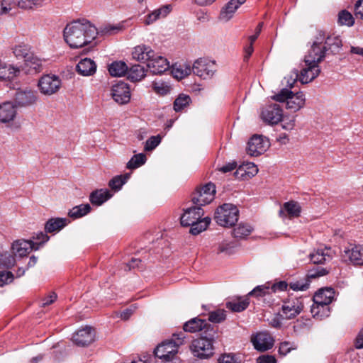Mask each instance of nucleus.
Instances as JSON below:
<instances>
[{
    "label": "nucleus",
    "mask_w": 363,
    "mask_h": 363,
    "mask_svg": "<svg viewBox=\"0 0 363 363\" xmlns=\"http://www.w3.org/2000/svg\"><path fill=\"white\" fill-rule=\"evenodd\" d=\"M97 28L89 21L82 19L68 23L63 30L65 41L71 48H79L90 44L96 37Z\"/></svg>",
    "instance_id": "nucleus-1"
},
{
    "label": "nucleus",
    "mask_w": 363,
    "mask_h": 363,
    "mask_svg": "<svg viewBox=\"0 0 363 363\" xmlns=\"http://www.w3.org/2000/svg\"><path fill=\"white\" fill-rule=\"evenodd\" d=\"M324 39L325 32L319 31L317 41L313 43L311 49L308 50V55L305 56L304 62L306 67L301 69L299 75V81L302 84L311 82L316 78L320 72L318 63L323 60L326 54L324 47L321 45Z\"/></svg>",
    "instance_id": "nucleus-2"
},
{
    "label": "nucleus",
    "mask_w": 363,
    "mask_h": 363,
    "mask_svg": "<svg viewBox=\"0 0 363 363\" xmlns=\"http://www.w3.org/2000/svg\"><path fill=\"white\" fill-rule=\"evenodd\" d=\"M132 55L137 61L147 62V67L153 74H162L169 68L168 60L156 54L148 45H140L135 47Z\"/></svg>",
    "instance_id": "nucleus-3"
},
{
    "label": "nucleus",
    "mask_w": 363,
    "mask_h": 363,
    "mask_svg": "<svg viewBox=\"0 0 363 363\" xmlns=\"http://www.w3.org/2000/svg\"><path fill=\"white\" fill-rule=\"evenodd\" d=\"M204 211L201 207L196 206L187 208L184 211L180 218V223L182 226H190V233L196 235L205 230L211 223V218L208 216L202 218Z\"/></svg>",
    "instance_id": "nucleus-4"
},
{
    "label": "nucleus",
    "mask_w": 363,
    "mask_h": 363,
    "mask_svg": "<svg viewBox=\"0 0 363 363\" xmlns=\"http://www.w3.org/2000/svg\"><path fill=\"white\" fill-rule=\"evenodd\" d=\"M185 337V333L182 331L173 334L171 340L162 342L155 349V357L162 359L163 362L174 357L178 352V347L184 344Z\"/></svg>",
    "instance_id": "nucleus-5"
},
{
    "label": "nucleus",
    "mask_w": 363,
    "mask_h": 363,
    "mask_svg": "<svg viewBox=\"0 0 363 363\" xmlns=\"http://www.w3.org/2000/svg\"><path fill=\"white\" fill-rule=\"evenodd\" d=\"M304 298L295 296L292 294L283 300L282 306L278 315L286 320L295 318L304 308Z\"/></svg>",
    "instance_id": "nucleus-6"
},
{
    "label": "nucleus",
    "mask_w": 363,
    "mask_h": 363,
    "mask_svg": "<svg viewBox=\"0 0 363 363\" xmlns=\"http://www.w3.org/2000/svg\"><path fill=\"white\" fill-rule=\"evenodd\" d=\"M239 210L235 205L224 203L219 206L214 214L215 221L220 226L232 227L238 220Z\"/></svg>",
    "instance_id": "nucleus-7"
},
{
    "label": "nucleus",
    "mask_w": 363,
    "mask_h": 363,
    "mask_svg": "<svg viewBox=\"0 0 363 363\" xmlns=\"http://www.w3.org/2000/svg\"><path fill=\"white\" fill-rule=\"evenodd\" d=\"M216 186L212 182H208L203 186L198 187L191 194L192 203L201 207L210 203L215 198Z\"/></svg>",
    "instance_id": "nucleus-8"
},
{
    "label": "nucleus",
    "mask_w": 363,
    "mask_h": 363,
    "mask_svg": "<svg viewBox=\"0 0 363 363\" xmlns=\"http://www.w3.org/2000/svg\"><path fill=\"white\" fill-rule=\"evenodd\" d=\"M62 86V81L59 77L55 74H44L38 83L40 93L45 96H51L56 94Z\"/></svg>",
    "instance_id": "nucleus-9"
},
{
    "label": "nucleus",
    "mask_w": 363,
    "mask_h": 363,
    "mask_svg": "<svg viewBox=\"0 0 363 363\" xmlns=\"http://www.w3.org/2000/svg\"><path fill=\"white\" fill-rule=\"evenodd\" d=\"M216 71V65L215 62L206 58L198 59L192 66L194 74L203 79L213 77Z\"/></svg>",
    "instance_id": "nucleus-10"
},
{
    "label": "nucleus",
    "mask_w": 363,
    "mask_h": 363,
    "mask_svg": "<svg viewBox=\"0 0 363 363\" xmlns=\"http://www.w3.org/2000/svg\"><path fill=\"white\" fill-rule=\"evenodd\" d=\"M190 347L194 356L199 359H208L214 354L213 345L199 337L192 341Z\"/></svg>",
    "instance_id": "nucleus-11"
},
{
    "label": "nucleus",
    "mask_w": 363,
    "mask_h": 363,
    "mask_svg": "<svg viewBox=\"0 0 363 363\" xmlns=\"http://www.w3.org/2000/svg\"><path fill=\"white\" fill-rule=\"evenodd\" d=\"M283 110L279 104H272L262 108L261 118L269 124H277L283 119Z\"/></svg>",
    "instance_id": "nucleus-12"
},
{
    "label": "nucleus",
    "mask_w": 363,
    "mask_h": 363,
    "mask_svg": "<svg viewBox=\"0 0 363 363\" xmlns=\"http://www.w3.org/2000/svg\"><path fill=\"white\" fill-rule=\"evenodd\" d=\"M113 99L118 104H126L130 100V90L128 84L123 81H119L113 84L111 89Z\"/></svg>",
    "instance_id": "nucleus-13"
},
{
    "label": "nucleus",
    "mask_w": 363,
    "mask_h": 363,
    "mask_svg": "<svg viewBox=\"0 0 363 363\" xmlns=\"http://www.w3.org/2000/svg\"><path fill=\"white\" fill-rule=\"evenodd\" d=\"M94 329L86 325L76 331L73 334L72 340L79 347H86L94 341Z\"/></svg>",
    "instance_id": "nucleus-14"
},
{
    "label": "nucleus",
    "mask_w": 363,
    "mask_h": 363,
    "mask_svg": "<svg viewBox=\"0 0 363 363\" xmlns=\"http://www.w3.org/2000/svg\"><path fill=\"white\" fill-rule=\"evenodd\" d=\"M251 342L255 349L259 352H264L272 348L274 339L267 332H259L251 337Z\"/></svg>",
    "instance_id": "nucleus-15"
},
{
    "label": "nucleus",
    "mask_w": 363,
    "mask_h": 363,
    "mask_svg": "<svg viewBox=\"0 0 363 363\" xmlns=\"http://www.w3.org/2000/svg\"><path fill=\"white\" fill-rule=\"evenodd\" d=\"M362 247L359 245L350 243L343 251V258H347L354 265L363 266Z\"/></svg>",
    "instance_id": "nucleus-16"
},
{
    "label": "nucleus",
    "mask_w": 363,
    "mask_h": 363,
    "mask_svg": "<svg viewBox=\"0 0 363 363\" xmlns=\"http://www.w3.org/2000/svg\"><path fill=\"white\" fill-rule=\"evenodd\" d=\"M335 294V290L331 287L320 289L315 294L313 302L327 308V305H330L333 301Z\"/></svg>",
    "instance_id": "nucleus-17"
},
{
    "label": "nucleus",
    "mask_w": 363,
    "mask_h": 363,
    "mask_svg": "<svg viewBox=\"0 0 363 363\" xmlns=\"http://www.w3.org/2000/svg\"><path fill=\"white\" fill-rule=\"evenodd\" d=\"M272 291L270 287V283L267 282L263 285H259L252 290L248 296H255L258 300L267 301V304L270 306L273 300L272 299Z\"/></svg>",
    "instance_id": "nucleus-18"
},
{
    "label": "nucleus",
    "mask_w": 363,
    "mask_h": 363,
    "mask_svg": "<svg viewBox=\"0 0 363 363\" xmlns=\"http://www.w3.org/2000/svg\"><path fill=\"white\" fill-rule=\"evenodd\" d=\"M247 153L253 157L262 155L265 150L264 142L260 135H253L247 143Z\"/></svg>",
    "instance_id": "nucleus-19"
},
{
    "label": "nucleus",
    "mask_w": 363,
    "mask_h": 363,
    "mask_svg": "<svg viewBox=\"0 0 363 363\" xmlns=\"http://www.w3.org/2000/svg\"><path fill=\"white\" fill-rule=\"evenodd\" d=\"M38 99L37 94L31 90H18L14 96L15 103L19 106L33 104Z\"/></svg>",
    "instance_id": "nucleus-20"
},
{
    "label": "nucleus",
    "mask_w": 363,
    "mask_h": 363,
    "mask_svg": "<svg viewBox=\"0 0 363 363\" xmlns=\"http://www.w3.org/2000/svg\"><path fill=\"white\" fill-rule=\"evenodd\" d=\"M34 245L31 240H18L13 242L11 248L16 256L23 257L34 250Z\"/></svg>",
    "instance_id": "nucleus-21"
},
{
    "label": "nucleus",
    "mask_w": 363,
    "mask_h": 363,
    "mask_svg": "<svg viewBox=\"0 0 363 363\" xmlns=\"http://www.w3.org/2000/svg\"><path fill=\"white\" fill-rule=\"evenodd\" d=\"M246 0H230L221 9L219 18L221 21H228L231 19L237 9L243 4Z\"/></svg>",
    "instance_id": "nucleus-22"
},
{
    "label": "nucleus",
    "mask_w": 363,
    "mask_h": 363,
    "mask_svg": "<svg viewBox=\"0 0 363 363\" xmlns=\"http://www.w3.org/2000/svg\"><path fill=\"white\" fill-rule=\"evenodd\" d=\"M325 44L323 45L326 52H329L332 55H336L340 52L342 47V42L339 35L334 34L325 37Z\"/></svg>",
    "instance_id": "nucleus-23"
},
{
    "label": "nucleus",
    "mask_w": 363,
    "mask_h": 363,
    "mask_svg": "<svg viewBox=\"0 0 363 363\" xmlns=\"http://www.w3.org/2000/svg\"><path fill=\"white\" fill-rule=\"evenodd\" d=\"M16 115V108L15 105L10 101H6L0 104V122L8 123L14 119Z\"/></svg>",
    "instance_id": "nucleus-24"
},
{
    "label": "nucleus",
    "mask_w": 363,
    "mask_h": 363,
    "mask_svg": "<svg viewBox=\"0 0 363 363\" xmlns=\"http://www.w3.org/2000/svg\"><path fill=\"white\" fill-rule=\"evenodd\" d=\"M113 196V194L107 189H100L92 191L89 195V201L94 206H101Z\"/></svg>",
    "instance_id": "nucleus-25"
},
{
    "label": "nucleus",
    "mask_w": 363,
    "mask_h": 363,
    "mask_svg": "<svg viewBox=\"0 0 363 363\" xmlns=\"http://www.w3.org/2000/svg\"><path fill=\"white\" fill-rule=\"evenodd\" d=\"M69 220L66 218H51L45 224L47 233L58 232L68 225Z\"/></svg>",
    "instance_id": "nucleus-26"
},
{
    "label": "nucleus",
    "mask_w": 363,
    "mask_h": 363,
    "mask_svg": "<svg viewBox=\"0 0 363 363\" xmlns=\"http://www.w3.org/2000/svg\"><path fill=\"white\" fill-rule=\"evenodd\" d=\"M76 69L81 75L90 76L96 72V65L94 60L89 58H84L79 62L77 65Z\"/></svg>",
    "instance_id": "nucleus-27"
},
{
    "label": "nucleus",
    "mask_w": 363,
    "mask_h": 363,
    "mask_svg": "<svg viewBox=\"0 0 363 363\" xmlns=\"http://www.w3.org/2000/svg\"><path fill=\"white\" fill-rule=\"evenodd\" d=\"M305 98L303 92L299 91L292 94L289 96L286 102V108L296 112L300 110L305 104Z\"/></svg>",
    "instance_id": "nucleus-28"
},
{
    "label": "nucleus",
    "mask_w": 363,
    "mask_h": 363,
    "mask_svg": "<svg viewBox=\"0 0 363 363\" xmlns=\"http://www.w3.org/2000/svg\"><path fill=\"white\" fill-rule=\"evenodd\" d=\"M329 251H330V248L318 249L314 252L310 254L311 262L315 264H323L330 262L333 256L329 254Z\"/></svg>",
    "instance_id": "nucleus-29"
},
{
    "label": "nucleus",
    "mask_w": 363,
    "mask_h": 363,
    "mask_svg": "<svg viewBox=\"0 0 363 363\" xmlns=\"http://www.w3.org/2000/svg\"><path fill=\"white\" fill-rule=\"evenodd\" d=\"M286 211L290 218H297L300 216L301 208L298 203L295 201H289L283 204L282 208L279 210V216H283Z\"/></svg>",
    "instance_id": "nucleus-30"
},
{
    "label": "nucleus",
    "mask_w": 363,
    "mask_h": 363,
    "mask_svg": "<svg viewBox=\"0 0 363 363\" xmlns=\"http://www.w3.org/2000/svg\"><path fill=\"white\" fill-rule=\"evenodd\" d=\"M218 337V326L211 325L208 323H205L203 329L201 330L200 339H203L210 343H214L216 339Z\"/></svg>",
    "instance_id": "nucleus-31"
},
{
    "label": "nucleus",
    "mask_w": 363,
    "mask_h": 363,
    "mask_svg": "<svg viewBox=\"0 0 363 363\" xmlns=\"http://www.w3.org/2000/svg\"><path fill=\"white\" fill-rule=\"evenodd\" d=\"M192 67L186 63H175L172 67V74L174 78L178 79H184L191 74Z\"/></svg>",
    "instance_id": "nucleus-32"
},
{
    "label": "nucleus",
    "mask_w": 363,
    "mask_h": 363,
    "mask_svg": "<svg viewBox=\"0 0 363 363\" xmlns=\"http://www.w3.org/2000/svg\"><path fill=\"white\" fill-rule=\"evenodd\" d=\"M128 79L133 82H138L146 76V69L140 65H133L130 68L128 67Z\"/></svg>",
    "instance_id": "nucleus-33"
},
{
    "label": "nucleus",
    "mask_w": 363,
    "mask_h": 363,
    "mask_svg": "<svg viewBox=\"0 0 363 363\" xmlns=\"http://www.w3.org/2000/svg\"><path fill=\"white\" fill-rule=\"evenodd\" d=\"M128 65L123 61H114L108 66L109 74L113 77H123L127 74Z\"/></svg>",
    "instance_id": "nucleus-34"
},
{
    "label": "nucleus",
    "mask_w": 363,
    "mask_h": 363,
    "mask_svg": "<svg viewBox=\"0 0 363 363\" xmlns=\"http://www.w3.org/2000/svg\"><path fill=\"white\" fill-rule=\"evenodd\" d=\"M206 323V321L205 320L199 318H191L184 323L183 326V333L189 332L193 333L201 331Z\"/></svg>",
    "instance_id": "nucleus-35"
},
{
    "label": "nucleus",
    "mask_w": 363,
    "mask_h": 363,
    "mask_svg": "<svg viewBox=\"0 0 363 363\" xmlns=\"http://www.w3.org/2000/svg\"><path fill=\"white\" fill-rule=\"evenodd\" d=\"M91 210V208L89 203L80 204L70 209L68 216L73 219H77L87 215Z\"/></svg>",
    "instance_id": "nucleus-36"
},
{
    "label": "nucleus",
    "mask_w": 363,
    "mask_h": 363,
    "mask_svg": "<svg viewBox=\"0 0 363 363\" xmlns=\"http://www.w3.org/2000/svg\"><path fill=\"white\" fill-rule=\"evenodd\" d=\"M237 247V242L235 241L223 240L218 244L217 253L230 255L235 252Z\"/></svg>",
    "instance_id": "nucleus-37"
},
{
    "label": "nucleus",
    "mask_w": 363,
    "mask_h": 363,
    "mask_svg": "<svg viewBox=\"0 0 363 363\" xmlns=\"http://www.w3.org/2000/svg\"><path fill=\"white\" fill-rule=\"evenodd\" d=\"M130 177L129 173L117 175L113 177L108 182V186L113 191H119Z\"/></svg>",
    "instance_id": "nucleus-38"
},
{
    "label": "nucleus",
    "mask_w": 363,
    "mask_h": 363,
    "mask_svg": "<svg viewBox=\"0 0 363 363\" xmlns=\"http://www.w3.org/2000/svg\"><path fill=\"white\" fill-rule=\"evenodd\" d=\"M250 304L249 299H239L238 301H228L225 304L226 308L233 312H242L245 310Z\"/></svg>",
    "instance_id": "nucleus-39"
},
{
    "label": "nucleus",
    "mask_w": 363,
    "mask_h": 363,
    "mask_svg": "<svg viewBox=\"0 0 363 363\" xmlns=\"http://www.w3.org/2000/svg\"><path fill=\"white\" fill-rule=\"evenodd\" d=\"M17 6L23 9H33L43 6L50 0H16Z\"/></svg>",
    "instance_id": "nucleus-40"
},
{
    "label": "nucleus",
    "mask_w": 363,
    "mask_h": 363,
    "mask_svg": "<svg viewBox=\"0 0 363 363\" xmlns=\"http://www.w3.org/2000/svg\"><path fill=\"white\" fill-rule=\"evenodd\" d=\"M18 59H23L24 62L29 57H32L33 52L28 45H18L15 46L13 51Z\"/></svg>",
    "instance_id": "nucleus-41"
},
{
    "label": "nucleus",
    "mask_w": 363,
    "mask_h": 363,
    "mask_svg": "<svg viewBox=\"0 0 363 363\" xmlns=\"http://www.w3.org/2000/svg\"><path fill=\"white\" fill-rule=\"evenodd\" d=\"M252 231L251 225L240 223L236 228L233 230V235L237 238H245L250 235Z\"/></svg>",
    "instance_id": "nucleus-42"
},
{
    "label": "nucleus",
    "mask_w": 363,
    "mask_h": 363,
    "mask_svg": "<svg viewBox=\"0 0 363 363\" xmlns=\"http://www.w3.org/2000/svg\"><path fill=\"white\" fill-rule=\"evenodd\" d=\"M147 160L146 155L143 153H139L133 155L126 164V168L135 169L143 165Z\"/></svg>",
    "instance_id": "nucleus-43"
},
{
    "label": "nucleus",
    "mask_w": 363,
    "mask_h": 363,
    "mask_svg": "<svg viewBox=\"0 0 363 363\" xmlns=\"http://www.w3.org/2000/svg\"><path fill=\"white\" fill-rule=\"evenodd\" d=\"M240 172H241L240 174L242 177H244V175L251 177L258 172V169L254 164L247 163L246 164L240 165L235 172V174L238 175Z\"/></svg>",
    "instance_id": "nucleus-44"
},
{
    "label": "nucleus",
    "mask_w": 363,
    "mask_h": 363,
    "mask_svg": "<svg viewBox=\"0 0 363 363\" xmlns=\"http://www.w3.org/2000/svg\"><path fill=\"white\" fill-rule=\"evenodd\" d=\"M337 23L341 26H352L354 23L353 16L347 10H342L338 13Z\"/></svg>",
    "instance_id": "nucleus-45"
},
{
    "label": "nucleus",
    "mask_w": 363,
    "mask_h": 363,
    "mask_svg": "<svg viewBox=\"0 0 363 363\" xmlns=\"http://www.w3.org/2000/svg\"><path fill=\"white\" fill-rule=\"evenodd\" d=\"M330 272V269L322 267H315L313 269H308V272L306 275V279L308 280H310V282L311 281V279H317L320 277L327 275Z\"/></svg>",
    "instance_id": "nucleus-46"
},
{
    "label": "nucleus",
    "mask_w": 363,
    "mask_h": 363,
    "mask_svg": "<svg viewBox=\"0 0 363 363\" xmlns=\"http://www.w3.org/2000/svg\"><path fill=\"white\" fill-rule=\"evenodd\" d=\"M123 29V26L121 25H111L107 24L100 27L99 30H98L97 35H111L113 34H116Z\"/></svg>",
    "instance_id": "nucleus-47"
},
{
    "label": "nucleus",
    "mask_w": 363,
    "mask_h": 363,
    "mask_svg": "<svg viewBox=\"0 0 363 363\" xmlns=\"http://www.w3.org/2000/svg\"><path fill=\"white\" fill-rule=\"evenodd\" d=\"M191 101L189 96L180 94L174 101V110L176 112H179L189 106Z\"/></svg>",
    "instance_id": "nucleus-48"
},
{
    "label": "nucleus",
    "mask_w": 363,
    "mask_h": 363,
    "mask_svg": "<svg viewBox=\"0 0 363 363\" xmlns=\"http://www.w3.org/2000/svg\"><path fill=\"white\" fill-rule=\"evenodd\" d=\"M16 262L15 257L9 252L0 254V268L10 269Z\"/></svg>",
    "instance_id": "nucleus-49"
},
{
    "label": "nucleus",
    "mask_w": 363,
    "mask_h": 363,
    "mask_svg": "<svg viewBox=\"0 0 363 363\" xmlns=\"http://www.w3.org/2000/svg\"><path fill=\"white\" fill-rule=\"evenodd\" d=\"M226 319V311L217 309L208 313V320L213 323H220Z\"/></svg>",
    "instance_id": "nucleus-50"
},
{
    "label": "nucleus",
    "mask_w": 363,
    "mask_h": 363,
    "mask_svg": "<svg viewBox=\"0 0 363 363\" xmlns=\"http://www.w3.org/2000/svg\"><path fill=\"white\" fill-rule=\"evenodd\" d=\"M309 285L310 280H308L306 276L302 279L289 283L290 289L294 291H306L309 288Z\"/></svg>",
    "instance_id": "nucleus-51"
},
{
    "label": "nucleus",
    "mask_w": 363,
    "mask_h": 363,
    "mask_svg": "<svg viewBox=\"0 0 363 363\" xmlns=\"http://www.w3.org/2000/svg\"><path fill=\"white\" fill-rule=\"evenodd\" d=\"M311 312L314 314L313 316L319 317L320 318L323 317H328L330 315V306L327 305V308L323 307V306H319L318 304H313L311 307Z\"/></svg>",
    "instance_id": "nucleus-52"
},
{
    "label": "nucleus",
    "mask_w": 363,
    "mask_h": 363,
    "mask_svg": "<svg viewBox=\"0 0 363 363\" xmlns=\"http://www.w3.org/2000/svg\"><path fill=\"white\" fill-rule=\"evenodd\" d=\"M297 345L294 342L284 341L280 343L278 352L280 355L286 356L291 351L296 350Z\"/></svg>",
    "instance_id": "nucleus-53"
},
{
    "label": "nucleus",
    "mask_w": 363,
    "mask_h": 363,
    "mask_svg": "<svg viewBox=\"0 0 363 363\" xmlns=\"http://www.w3.org/2000/svg\"><path fill=\"white\" fill-rule=\"evenodd\" d=\"M25 64L36 72H40L42 70L41 60L34 55L33 53L32 54V57H29L25 61Z\"/></svg>",
    "instance_id": "nucleus-54"
},
{
    "label": "nucleus",
    "mask_w": 363,
    "mask_h": 363,
    "mask_svg": "<svg viewBox=\"0 0 363 363\" xmlns=\"http://www.w3.org/2000/svg\"><path fill=\"white\" fill-rule=\"evenodd\" d=\"M33 238L35 240V241H33V243H35L33 245L34 250H38L40 246L49 240L50 237L48 235L47 233L39 232L35 236H33Z\"/></svg>",
    "instance_id": "nucleus-55"
},
{
    "label": "nucleus",
    "mask_w": 363,
    "mask_h": 363,
    "mask_svg": "<svg viewBox=\"0 0 363 363\" xmlns=\"http://www.w3.org/2000/svg\"><path fill=\"white\" fill-rule=\"evenodd\" d=\"M309 319L301 320L297 319L296 322H294L293 329L294 332L296 333V335L300 334L302 331L304 330H308L309 329Z\"/></svg>",
    "instance_id": "nucleus-56"
},
{
    "label": "nucleus",
    "mask_w": 363,
    "mask_h": 363,
    "mask_svg": "<svg viewBox=\"0 0 363 363\" xmlns=\"http://www.w3.org/2000/svg\"><path fill=\"white\" fill-rule=\"evenodd\" d=\"M162 138L160 135L156 136H151L147 140L145 145V151H152L161 143Z\"/></svg>",
    "instance_id": "nucleus-57"
},
{
    "label": "nucleus",
    "mask_w": 363,
    "mask_h": 363,
    "mask_svg": "<svg viewBox=\"0 0 363 363\" xmlns=\"http://www.w3.org/2000/svg\"><path fill=\"white\" fill-rule=\"evenodd\" d=\"M292 94V91L286 88L282 89L278 94H274L272 96V99L279 102H287L289 96Z\"/></svg>",
    "instance_id": "nucleus-58"
},
{
    "label": "nucleus",
    "mask_w": 363,
    "mask_h": 363,
    "mask_svg": "<svg viewBox=\"0 0 363 363\" xmlns=\"http://www.w3.org/2000/svg\"><path fill=\"white\" fill-rule=\"evenodd\" d=\"M153 90L158 94L165 95L170 91V87L164 82H154L152 84Z\"/></svg>",
    "instance_id": "nucleus-59"
},
{
    "label": "nucleus",
    "mask_w": 363,
    "mask_h": 363,
    "mask_svg": "<svg viewBox=\"0 0 363 363\" xmlns=\"http://www.w3.org/2000/svg\"><path fill=\"white\" fill-rule=\"evenodd\" d=\"M16 5L13 0H0V15L9 12Z\"/></svg>",
    "instance_id": "nucleus-60"
},
{
    "label": "nucleus",
    "mask_w": 363,
    "mask_h": 363,
    "mask_svg": "<svg viewBox=\"0 0 363 363\" xmlns=\"http://www.w3.org/2000/svg\"><path fill=\"white\" fill-rule=\"evenodd\" d=\"M218 362L219 363H240L239 357L236 354L232 353L223 354L218 359Z\"/></svg>",
    "instance_id": "nucleus-61"
},
{
    "label": "nucleus",
    "mask_w": 363,
    "mask_h": 363,
    "mask_svg": "<svg viewBox=\"0 0 363 363\" xmlns=\"http://www.w3.org/2000/svg\"><path fill=\"white\" fill-rule=\"evenodd\" d=\"M13 279V274L11 272L0 271V287L11 283Z\"/></svg>",
    "instance_id": "nucleus-62"
},
{
    "label": "nucleus",
    "mask_w": 363,
    "mask_h": 363,
    "mask_svg": "<svg viewBox=\"0 0 363 363\" xmlns=\"http://www.w3.org/2000/svg\"><path fill=\"white\" fill-rule=\"evenodd\" d=\"M288 286H289V284H288L286 281H279L272 284H270L272 294L276 293L277 291H286Z\"/></svg>",
    "instance_id": "nucleus-63"
},
{
    "label": "nucleus",
    "mask_w": 363,
    "mask_h": 363,
    "mask_svg": "<svg viewBox=\"0 0 363 363\" xmlns=\"http://www.w3.org/2000/svg\"><path fill=\"white\" fill-rule=\"evenodd\" d=\"M354 15L363 20V0H357L354 6Z\"/></svg>",
    "instance_id": "nucleus-64"
}]
</instances>
